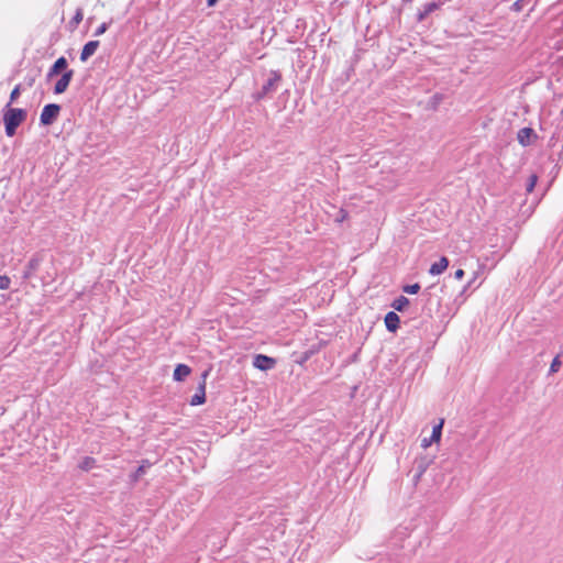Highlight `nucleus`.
I'll use <instances>...</instances> for the list:
<instances>
[{
    "label": "nucleus",
    "instance_id": "39448f33",
    "mask_svg": "<svg viewBox=\"0 0 563 563\" xmlns=\"http://www.w3.org/2000/svg\"><path fill=\"white\" fill-rule=\"evenodd\" d=\"M74 76V70L69 69L63 73L62 77L57 80V82L54 86V93L60 95L64 93Z\"/></svg>",
    "mask_w": 563,
    "mask_h": 563
},
{
    "label": "nucleus",
    "instance_id": "9b49d317",
    "mask_svg": "<svg viewBox=\"0 0 563 563\" xmlns=\"http://www.w3.org/2000/svg\"><path fill=\"white\" fill-rule=\"evenodd\" d=\"M449 266V260L442 256L438 262L433 263L429 269L431 275L442 274Z\"/></svg>",
    "mask_w": 563,
    "mask_h": 563
},
{
    "label": "nucleus",
    "instance_id": "2eb2a0df",
    "mask_svg": "<svg viewBox=\"0 0 563 563\" xmlns=\"http://www.w3.org/2000/svg\"><path fill=\"white\" fill-rule=\"evenodd\" d=\"M409 303L410 301L407 297L399 296L393 301L391 307L397 311H404L409 306Z\"/></svg>",
    "mask_w": 563,
    "mask_h": 563
},
{
    "label": "nucleus",
    "instance_id": "b1692460",
    "mask_svg": "<svg viewBox=\"0 0 563 563\" xmlns=\"http://www.w3.org/2000/svg\"><path fill=\"white\" fill-rule=\"evenodd\" d=\"M11 280L8 276L1 275L0 276V289L4 290L10 287Z\"/></svg>",
    "mask_w": 563,
    "mask_h": 563
},
{
    "label": "nucleus",
    "instance_id": "423d86ee",
    "mask_svg": "<svg viewBox=\"0 0 563 563\" xmlns=\"http://www.w3.org/2000/svg\"><path fill=\"white\" fill-rule=\"evenodd\" d=\"M276 361L269 356L257 354L254 357L253 365L254 367L261 369V371H267L275 366Z\"/></svg>",
    "mask_w": 563,
    "mask_h": 563
},
{
    "label": "nucleus",
    "instance_id": "cd10ccee",
    "mask_svg": "<svg viewBox=\"0 0 563 563\" xmlns=\"http://www.w3.org/2000/svg\"><path fill=\"white\" fill-rule=\"evenodd\" d=\"M432 442L433 441H431V437L430 438H424L421 441V446L427 449V448H429L432 444Z\"/></svg>",
    "mask_w": 563,
    "mask_h": 563
},
{
    "label": "nucleus",
    "instance_id": "20e7f679",
    "mask_svg": "<svg viewBox=\"0 0 563 563\" xmlns=\"http://www.w3.org/2000/svg\"><path fill=\"white\" fill-rule=\"evenodd\" d=\"M209 374H210V369H207L201 374V380L197 388V393L190 399L191 406H199V405H202L206 402V384H207V377L209 376Z\"/></svg>",
    "mask_w": 563,
    "mask_h": 563
},
{
    "label": "nucleus",
    "instance_id": "dca6fc26",
    "mask_svg": "<svg viewBox=\"0 0 563 563\" xmlns=\"http://www.w3.org/2000/svg\"><path fill=\"white\" fill-rule=\"evenodd\" d=\"M416 464H417V473L413 476V482L418 483L420 481V478L422 477V475L424 474V472L427 471L428 463L424 460H420V461H417Z\"/></svg>",
    "mask_w": 563,
    "mask_h": 563
},
{
    "label": "nucleus",
    "instance_id": "f257e3e1",
    "mask_svg": "<svg viewBox=\"0 0 563 563\" xmlns=\"http://www.w3.org/2000/svg\"><path fill=\"white\" fill-rule=\"evenodd\" d=\"M26 111L20 108H11L10 103L3 113V123L5 128V134L13 136L18 126L26 119Z\"/></svg>",
    "mask_w": 563,
    "mask_h": 563
},
{
    "label": "nucleus",
    "instance_id": "f8f14e48",
    "mask_svg": "<svg viewBox=\"0 0 563 563\" xmlns=\"http://www.w3.org/2000/svg\"><path fill=\"white\" fill-rule=\"evenodd\" d=\"M191 373V369L186 364H178L174 371V379L177 382L184 380L189 374Z\"/></svg>",
    "mask_w": 563,
    "mask_h": 563
},
{
    "label": "nucleus",
    "instance_id": "393cba45",
    "mask_svg": "<svg viewBox=\"0 0 563 563\" xmlns=\"http://www.w3.org/2000/svg\"><path fill=\"white\" fill-rule=\"evenodd\" d=\"M526 5V0H517L512 3L511 10L515 12H520Z\"/></svg>",
    "mask_w": 563,
    "mask_h": 563
},
{
    "label": "nucleus",
    "instance_id": "7ed1b4c3",
    "mask_svg": "<svg viewBox=\"0 0 563 563\" xmlns=\"http://www.w3.org/2000/svg\"><path fill=\"white\" fill-rule=\"evenodd\" d=\"M60 112V106L56 103L46 104L40 115V122L42 125H51L53 124Z\"/></svg>",
    "mask_w": 563,
    "mask_h": 563
},
{
    "label": "nucleus",
    "instance_id": "4be33fe9",
    "mask_svg": "<svg viewBox=\"0 0 563 563\" xmlns=\"http://www.w3.org/2000/svg\"><path fill=\"white\" fill-rule=\"evenodd\" d=\"M562 363L560 361V357L559 356H555L550 365V371L549 373L550 374H553V373H556L559 372L560 367H561Z\"/></svg>",
    "mask_w": 563,
    "mask_h": 563
},
{
    "label": "nucleus",
    "instance_id": "aec40b11",
    "mask_svg": "<svg viewBox=\"0 0 563 563\" xmlns=\"http://www.w3.org/2000/svg\"><path fill=\"white\" fill-rule=\"evenodd\" d=\"M404 292L415 295L420 290L419 284L406 285L402 287Z\"/></svg>",
    "mask_w": 563,
    "mask_h": 563
},
{
    "label": "nucleus",
    "instance_id": "f3484780",
    "mask_svg": "<svg viewBox=\"0 0 563 563\" xmlns=\"http://www.w3.org/2000/svg\"><path fill=\"white\" fill-rule=\"evenodd\" d=\"M443 423H444V420H440V422L438 424H435L432 429V434H431V441H434V442H439L440 439H441V434H442V428H443Z\"/></svg>",
    "mask_w": 563,
    "mask_h": 563
},
{
    "label": "nucleus",
    "instance_id": "6ab92c4d",
    "mask_svg": "<svg viewBox=\"0 0 563 563\" xmlns=\"http://www.w3.org/2000/svg\"><path fill=\"white\" fill-rule=\"evenodd\" d=\"M84 19V12L82 9H77L75 15L73 16L70 24L76 27Z\"/></svg>",
    "mask_w": 563,
    "mask_h": 563
},
{
    "label": "nucleus",
    "instance_id": "412c9836",
    "mask_svg": "<svg viewBox=\"0 0 563 563\" xmlns=\"http://www.w3.org/2000/svg\"><path fill=\"white\" fill-rule=\"evenodd\" d=\"M538 181V176L536 174H532L527 183L526 190L527 192H531Z\"/></svg>",
    "mask_w": 563,
    "mask_h": 563
},
{
    "label": "nucleus",
    "instance_id": "5701e85b",
    "mask_svg": "<svg viewBox=\"0 0 563 563\" xmlns=\"http://www.w3.org/2000/svg\"><path fill=\"white\" fill-rule=\"evenodd\" d=\"M347 216H349V214H347V211H346V210H344V209H340V210H339V212H338V214H336V217H335V219H334V221H335L336 223H342L344 220H346V219H347Z\"/></svg>",
    "mask_w": 563,
    "mask_h": 563
},
{
    "label": "nucleus",
    "instance_id": "4468645a",
    "mask_svg": "<svg viewBox=\"0 0 563 563\" xmlns=\"http://www.w3.org/2000/svg\"><path fill=\"white\" fill-rule=\"evenodd\" d=\"M439 8V4L435 2L426 3L422 10L418 13V21H423L430 13Z\"/></svg>",
    "mask_w": 563,
    "mask_h": 563
},
{
    "label": "nucleus",
    "instance_id": "c85d7f7f",
    "mask_svg": "<svg viewBox=\"0 0 563 563\" xmlns=\"http://www.w3.org/2000/svg\"><path fill=\"white\" fill-rule=\"evenodd\" d=\"M463 276H464V271H463V269H457V271L454 273V277H455L456 279H461Z\"/></svg>",
    "mask_w": 563,
    "mask_h": 563
},
{
    "label": "nucleus",
    "instance_id": "6e6552de",
    "mask_svg": "<svg viewBox=\"0 0 563 563\" xmlns=\"http://www.w3.org/2000/svg\"><path fill=\"white\" fill-rule=\"evenodd\" d=\"M536 137L537 135L531 128H522L517 134L518 142L523 146L530 145Z\"/></svg>",
    "mask_w": 563,
    "mask_h": 563
},
{
    "label": "nucleus",
    "instance_id": "f03ea898",
    "mask_svg": "<svg viewBox=\"0 0 563 563\" xmlns=\"http://www.w3.org/2000/svg\"><path fill=\"white\" fill-rule=\"evenodd\" d=\"M282 80V75L278 70H271L269 77L267 81L263 85L262 89L254 96L256 100H261L272 92L276 91L279 82Z\"/></svg>",
    "mask_w": 563,
    "mask_h": 563
},
{
    "label": "nucleus",
    "instance_id": "ddd939ff",
    "mask_svg": "<svg viewBox=\"0 0 563 563\" xmlns=\"http://www.w3.org/2000/svg\"><path fill=\"white\" fill-rule=\"evenodd\" d=\"M152 463L148 460H143L137 470L131 475V481L136 483L151 467Z\"/></svg>",
    "mask_w": 563,
    "mask_h": 563
},
{
    "label": "nucleus",
    "instance_id": "a878e982",
    "mask_svg": "<svg viewBox=\"0 0 563 563\" xmlns=\"http://www.w3.org/2000/svg\"><path fill=\"white\" fill-rule=\"evenodd\" d=\"M20 85L15 86L14 89L11 91V95H10V103H12L13 101H15L18 99V97L20 96Z\"/></svg>",
    "mask_w": 563,
    "mask_h": 563
},
{
    "label": "nucleus",
    "instance_id": "c756f323",
    "mask_svg": "<svg viewBox=\"0 0 563 563\" xmlns=\"http://www.w3.org/2000/svg\"><path fill=\"white\" fill-rule=\"evenodd\" d=\"M217 1H218V0H207V4H208L209 7H212V5H214V4L217 3Z\"/></svg>",
    "mask_w": 563,
    "mask_h": 563
},
{
    "label": "nucleus",
    "instance_id": "1a4fd4ad",
    "mask_svg": "<svg viewBox=\"0 0 563 563\" xmlns=\"http://www.w3.org/2000/svg\"><path fill=\"white\" fill-rule=\"evenodd\" d=\"M99 45V41H89L86 43L80 53V60L86 62L89 57H91L98 49Z\"/></svg>",
    "mask_w": 563,
    "mask_h": 563
},
{
    "label": "nucleus",
    "instance_id": "bb28decb",
    "mask_svg": "<svg viewBox=\"0 0 563 563\" xmlns=\"http://www.w3.org/2000/svg\"><path fill=\"white\" fill-rule=\"evenodd\" d=\"M108 30V24L107 23H102L100 24L97 30L95 31V36H100L102 35L106 31Z\"/></svg>",
    "mask_w": 563,
    "mask_h": 563
},
{
    "label": "nucleus",
    "instance_id": "0eeeda50",
    "mask_svg": "<svg viewBox=\"0 0 563 563\" xmlns=\"http://www.w3.org/2000/svg\"><path fill=\"white\" fill-rule=\"evenodd\" d=\"M67 65V59L64 56L57 58L46 74L47 80H51L53 77L57 76L64 70L66 71Z\"/></svg>",
    "mask_w": 563,
    "mask_h": 563
},
{
    "label": "nucleus",
    "instance_id": "a211bd4d",
    "mask_svg": "<svg viewBox=\"0 0 563 563\" xmlns=\"http://www.w3.org/2000/svg\"><path fill=\"white\" fill-rule=\"evenodd\" d=\"M95 463H96L95 459L87 456L81 461V463L79 464V467L82 471H89L95 466Z\"/></svg>",
    "mask_w": 563,
    "mask_h": 563
},
{
    "label": "nucleus",
    "instance_id": "9d476101",
    "mask_svg": "<svg viewBox=\"0 0 563 563\" xmlns=\"http://www.w3.org/2000/svg\"><path fill=\"white\" fill-rule=\"evenodd\" d=\"M399 322H400L399 316L394 311H389L385 316V325H386L387 330L390 332H396V330L399 328Z\"/></svg>",
    "mask_w": 563,
    "mask_h": 563
}]
</instances>
